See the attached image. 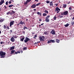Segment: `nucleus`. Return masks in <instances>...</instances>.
<instances>
[{"instance_id":"nucleus-47","label":"nucleus","mask_w":74,"mask_h":74,"mask_svg":"<svg viewBox=\"0 0 74 74\" xmlns=\"http://www.w3.org/2000/svg\"><path fill=\"white\" fill-rule=\"evenodd\" d=\"M63 16H60V18H63Z\"/></svg>"},{"instance_id":"nucleus-63","label":"nucleus","mask_w":74,"mask_h":74,"mask_svg":"<svg viewBox=\"0 0 74 74\" xmlns=\"http://www.w3.org/2000/svg\"><path fill=\"white\" fill-rule=\"evenodd\" d=\"M58 5V4H56V6L57 5Z\"/></svg>"},{"instance_id":"nucleus-54","label":"nucleus","mask_w":74,"mask_h":74,"mask_svg":"<svg viewBox=\"0 0 74 74\" xmlns=\"http://www.w3.org/2000/svg\"><path fill=\"white\" fill-rule=\"evenodd\" d=\"M4 7L5 8V9H6L7 8V7L5 6H4Z\"/></svg>"},{"instance_id":"nucleus-33","label":"nucleus","mask_w":74,"mask_h":74,"mask_svg":"<svg viewBox=\"0 0 74 74\" xmlns=\"http://www.w3.org/2000/svg\"><path fill=\"white\" fill-rule=\"evenodd\" d=\"M44 12H45V13H47V14H48V11L45 10Z\"/></svg>"},{"instance_id":"nucleus-49","label":"nucleus","mask_w":74,"mask_h":74,"mask_svg":"<svg viewBox=\"0 0 74 74\" xmlns=\"http://www.w3.org/2000/svg\"><path fill=\"white\" fill-rule=\"evenodd\" d=\"M10 32H11V33H12V30H10Z\"/></svg>"},{"instance_id":"nucleus-8","label":"nucleus","mask_w":74,"mask_h":74,"mask_svg":"<svg viewBox=\"0 0 74 74\" xmlns=\"http://www.w3.org/2000/svg\"><path fill=\"white\" fill-rule=\"evenodd\" d=\"M51 34H53V35H54L55 34V31L54 29L52 30L50 32Z\"/></svg>"},{"instance_id":"nucleus-19","label":"nucleus","mask_w":74,"mask_h":74,"mask_svg":"<svg viewBox=\"0 0 74 74\" xmlns=\"http://www.w3.org/2000/svg\"><path fill=\"white\" fill-rule=\"evenodd\" d=\"M59 15H64L63 12H61L59 13Z\"/></svg>"},{"instance_id":"nucleus-42","label":"nucleus","mask_w":74,"mask_h":74,"mask_svg":"<svg viewBox=\"0 0 74 74\" xmlns=\"http://www.w3.org/2000/svg\"><path fill=\"white\" fill-rule=\"evenodd\" d=\"M8 1H7L6 2V3H5V4L6 5H8Z\"/></svg>"},{"instance_id":"nucleus-38","label":"nucleus","mask_w":74,"mask_h":74,"mask_svg":"<svg viewBox=\"0 0 74 74\" xmlns=\"http://www.w3.org/2000/svg\"><path fill=\"white\" fill-rule=\"evenodd\" d=\"M71 24H72V26H74V22H72Z\"/></svg>"},{"instance_id":"nucleus-41","label":"nucleus","mask_w":74,"mask_h":74,"mask_svg":"<svg viewBox=\"0 0 74 74\" xmlns=\"http://www.w3.org/2000/svg\"><path fill=\"white\" fill-rule=\"evenodd\" d=\"M10 14V12H7L6 13L7 15H9V14Z\"/></svg>"},{"instance_id":"nucleus-31","label":"nucleus","mask_w":74,"mask_h":74,"mask_svg":"<svg viewBox=\"0 0 74 74\" xmlns=\"http://www.w3.org/2000/svg\"><path fill=\"white\" fill-rule=\"evenodd\" d=\"M12 1V0H10V1H9V4H11V3H12V2L11 1Z\"/></svg>"},{"instance_id":"nucleus-5","label":"nucleus","mask_w":74,"mask_h":74,"mask_svg":"<svg viewBox=\"0 0 74 74\" xmlns=\"http://www.w3.org/2000/svg\"><path fill=\"white\" fill-rule=\"evenodd\" d=\"M14 22H15V21H11L10 23V27H12V25H14Z\"/></svg>"},{"instance_id":"nucleus-22","label":"nucleus","mask_w":74,"mask_h":74,"mask_svg":"<svg viewBox=\"0 0 74 74\" xmlns=\"http://www.w3.org/2000/svg\"><path fill=\"white\" fill-rule=\"evenodd\" d=\"M50 3V6H53V3H52V1L51 2L49 3Z\"/></svg>"},{"instance_id":"nucleus-53","label":"nucleus","mask_w":74,"mask_h":74,"mask_svg":"<svg viewBox=\"0 0 74 74\" xmlns=\"http://www.w3.org/2000/svg\"><path fill=\"white\" fill-rule=\"evenodd\" d=\"M15 54H17L18 53V52H15Z\"/></svg>"},{"instance_id":"nucleus-9","label":"nucleus","mask_w":74,"mask_h":74,"mask_svg":"<svg viewBox=\"0 0 74 74\" xmlns=\"http://www.w3.org/2000/svg\"><path fill=\"white\" fill-rule=\"evenodd\" d=\"M59 37H60V38L62 39L64 38V35H63L60 34L59 35Z\"/></svg>"},{"instance_id":"nucleus-44","label":"nucleus","mask_w":74,"mask_h":74,"mask_svg":"<svg viewBox=\"0 0 74 74\" xmlns=\"http://www.w3.org/2000/svg\"><path fill=\"white\" fill-rule=\"evenodd\" d=\"M69 10H72V8H71V7H69Z\"/></svg>"},{"instance_id":"nucleus-48","label":"nucleus","mask_w":74,"mask_h":74,"mask_svg":"<svg viewBox=\"0 0 74 74\" xmlns=\"http://www.w3.org/2000/svg\"><path fill=\"white\" fill-rule=\"evenodd\" d=\"M17 53H21V51H18Z\"/></svg>"},{"instance_id":"nucleus-12","label":"nucleus","mask_w":74,"mask_h":74,"mask_svg":"<svg viewBox=\"0 0 74 74\" xmlns=\"http://www.w3.org/2000/svg\"><path fill=\"white\" fill-rule=\"evenodd\" d=\"M19 24L20 25H23L24 24H25V22H22V21L21 20L20 22L19 23Z\"/></svg>"},{"instance_id":"nucleus-4","label":"nucleus","mask_w":74,"mask_h":74,"mask_svg":"<svg viewBox=\"0 0 74 74\" xmlns=\"http://www.w3.org/2000/svg\"><path fill=\"white\" fill-rule=\"evenodd\" d=\"M60 9L58 8V7H57L56 8V12L58 14L59 13V12H60Z\"/></svg>"},{"instance_id":"nucleus-37","label":"nucleus","mask_w":74,"mask_h":74,"mask_svg":"<svg viewBox=\"0 0 74 74\" xmlns=\"http://www.w3.org/2000/svg\"><path fill=\"white\" fill-rule=\"evenodd\" d=\"M49 2H50V1H46V3H47V4H49Z\"/></svg>"},{"instance_id":"nucleus-20","label":"nucleus","mask_w":74,"mask_h":74,"mask_svg":"<svg viewBox=\"0 0 74 74\" xmlns=\"http://www.w3.org/2000/svg\"><path fill=\"white\" fill-rule=\"evenodd\" d=\"M28 3V2L27 1H26V2L24 3V5H25V6L26 5H27V3Z\"/></svg>"},{"instance_id":"nucleus-17","label":"nucleus","mask_w":74,"mask_h":74,"mask_svg":"<svg viewBox=\"0 0 74 74\" xmlns=\"http://www.w3.org/2000/svg\"><path fill=\"white\" fill-rule=\"evenodd\" d=\"M15 52V50H12L11 51V53H10V54H12L14 53Z\"/></svg>"},{"instance_id":"nucleus-2","label":"nucleus","mask_w":74,"mask_h":74,"mask_svg":"<svg viewBox=\"0 0 74 74\" xmlns=\"http://www.w3.org/2000/svg\"><path fill=\"white\" fill-rule=\"evenodd\" d=\"M45 36H41L39 37V40H40V41H44V39H45Z\"/></svg>"},{"instance_id":"nucleus-14","label":"nucleus","mask_w":74,"mask_h":74,"mask_svg":"<svg viewBox=\"0 0 74 74\" xmlns=\"http://www.w3.org/2000/svg\"><path fill=\"white\" fill-rule=\"evenodd\" d=\"M4 21V18H0V22L2 23L3 21Z\"/></svg>"},{"instance_id":"nucleus-27","label":"nucleus","mask_w":74,"mask_h":74,"mask_svg":"<svg viewBox=\"0 0 74 74\" xmlns=\"http://www.w3.org/2000/svg\"><path fill=\"white\" fill-rule=\"evenodd\" d=\"M20 38H23V39H25V36H21Z\"/></svg>"},{"instance_id":"nucleus-45","label":"nucleus","mask_w":74,"mask_h":74,"mask_svg":"<svg viewBox=\"0 0 74 74\" xmlns=\"http://www.w3.org/2000/svg\"><path fill=\"white\" fill-rule=\"evenodd\" d=\"M7 29H8V30L10 29V27H8V26H7Z\"/></svg>"},{"instance_id":"nucleus-28","label":"nucleus","mask_w":74,"mask_h":74,"mask_svg":"<svg viewBox=\"0 0 74 74\" xmlns=\"http://www.w3.org/2000/svg\"><path fill=\"white\" fill-rule=\"evenodd\" d=\"M47 14L46 13H43L42 14L43 16H47Z\"/></svg>"},{"instance_id":"nucleus-62","label":"nucleus","mask_w":74,"mask_h":74,"mask_svg":"<svg viewBox=\"0 0 74 74\" xmlns=\"http://www.w3.org/2000/svg\"><path fill=\"white\" fill-rule=\"evenodd\" d=\"M39 21H40V22H41V19H39Z\"/></svg>"},{"instance_id":"nucleus-64","label":"nucleus","mask_w":74,"mask_h":74,"mask_svg":"<svg viewBox=\"0 0 74 74\" xmlns=\"http://www.w3.org/2000/svg\"><path fill=\"white\" fill-rule=\"evenodd\" d=\"M25 31H23V33H25Z\"/></svg>"},{"instance_id":"nucleus-25","label":"nucleus","mask_w":74,"mask_h":74,"mask_svg":"<svg viewBox=\"0 0 74 74\" xmlns=\"http://www.w3.org/2000/svg\"><path fill=\"white\" fill-rule=\"evenodd\" d=\"M45 21H46V22H49V19H45Z\"/></svg>"},{"instance_id":"nucleus-15","label":"nucleus","mask_w":74,"mask_h":74,"mask_svg":"<svg viewBox=\"0 0 74 74\" xmlns=\"http://www.w3.org/2000/svg\"><path fill=\"white\" fill-rule=\"evenodd\" d=\"M10 14L12 15V14H14L15 12L14 11H13V10H12L11 12H10Z\"/></svg>"},{"instance_id":"nucleus-32","label":"nucleus","mask_w":74,"mask_h":74,"mask_svg":"<svg viewBox=\"0 0 74 74\" xmlns=\"http://www.w3.org/2000/svg\"><path fill=\"white\" fill-rule=\"evenodd\" d=\"M66 7H67V5L66 4H64V5L63 7L64 8H66Z\"/></svg>"},{"instance_id":"nucleus-50","label":"nucleus","mask_w":74,"mask_h":74,"mask_svg":"<svg viewBox=\"0 0 74 74\" xmlns=\"http://www.w3.org/2000/svg\"><path fill=\"white\" fill-rule=\"evenodd\" d=\"M34 37H37V35H35L34 36Z\"/></svg>"},{"instance_id":"nucleus-26","label":"nucleus","mask_w":74,"mask_h":74,"mask_svg":"<svg viewBox=\"0 0 74 74\" xmlns=\"http://www.w3.org/2000/svg\"><path fill=\"white\" fill-rule=\"evenodd\" d=\"M50 17V16H47L45 18V19H49V18Z\"/></svg>"},{"instance_id":"nucleus-16","label":"nucleus","mask_w":74,"mask_h":74,"mask_svg":"<svg viewBox=\"0 0 74 74\" xmlns=\"http://www.w3.org/2000/svg\"><path fill=\"white\" fill-rule=\"evenodd\" d=\"M14 46H13L12 47H11L10 48V50H13V49H14Z\"/></svg>"},{"instance_id":"nucleus-34","label":"nucleus","mask_w":74,"mask_h":74,"mask_svg":"<svg viewBox=\"0 0 74 74\" xmlns=\"http://www.w3.org/2000/svg\"><path fill=\"white\" fill-rule=\"evenodd\" d=\"M3 29H6V26L5 25H3Z\"/></svg>"},{"instance_id":"nucleus-35","label":"nucleus","mask_w":74,"mask_h":74,"mask_svg":"<svg viewBox=\"0 0 74 74\" xmlns=\"http://www.w3.org/2000/svg\"><path fill=\"white\" fill-rule=\"evenodd\" d=\"M13 37H14V38H17V37H16V36L15 35V36H14V35H13Z\"/></svg>"},{"instance_id":"nucleus-56","label":"nucleus","mask_w":74,"mask_h":74,"mask_svg":"<svg viewBox=\"0 0 74 74\" xmlns=\"http://www.w3.org/2000/svg\"><path fill=\"white\" fill-rule=\"evenodd\" d=\"M1 44H3V42H1Z\"/></svg>"},{"instance_id":"nucleus-29","label":"nucleus","mask_w":74,"mask_h":74,"mask_svg":"<svg viewBox=\"0 0 74 74\" xmlns=\"http://www.w3.org/2000/svg\"><path fill=\"white\" fill-rule=\"evenodd\" d=\"M41 4V3H37V4H36V6H38Z\"/></svg>"},{"instance_id":"nucleus-51","label":"nucleus","mask_w":74,"mask_h":74,"mask_svg":"<svg viewBox=\"0 0 74 74\" xmlns=\"http://www.w3.org/2000/svg\"><path fill=\"white\" fill-rule=\"evenodd\" d=\"M44 25V23H42V24H41V25Z\"/></svg>"},{"instance_id":"nucleus-10","label":"nucleus","mask_w":74,"mask_h":74,"mask_svg":"<svg viewBox=\"0 0 74 74\" xmlns=\"http://www.w3.org/2000/svg\"><path fill=\"white\" fill-rule=\"evenodd\" d=\"M10 40L12 42H14L15 41V39H14V37H12V38H11L10 39Z\"/></svg>"},{"instance_id":"nucleus-40","label":"nucleus","mask_w":74,"mask_h":74,"mask_svg":"<svg viewBox=\"0 0 74 74\" xmlns=\"http://www.w3.org/2000/svg\"><path fill=\"white\" fill-rule=\"evenodd\" d=\"M23 50H26V49H27V48L26 47H24L23 48Z\"/></svg>"},{"instance_id":"nucleus-36","label":"nucleus","mask_w":74,"mask_h":74,"mask_svg":"<svg viewBox=\"0 0 74 74\" xmlns=\"http://www.w3.org/2000/svg\"><path fill=\"white\" fill-rule=\"evenodd\" d=\"M25 29H27V27L24 26V27L23 28V30H25Z\"/></svg>"},{"instance_id":"nucleus-61","label":"nucleus","mask_w":74,"mask_h":74,"mask_svg":"<svg viewBox=\"0 0 74 74\" xmlns=\"http://www.w3.org/2000/svg\"><path fill=\"white\" fill-rule=\"evenodd\" d=\"M28 19H26V21H28Z\"/></svg>"},{"instance_id":"nucleus-59","label":"nucleus","mask_w":74,"mask_h":74,"mask_svg":"<svg viewBox=\"0 0 74 74\" xmlns=\"http://www.w3.org/2000/svg\"><path fill=\"white\" fill-rule=\"evenodd\" d=\"M1 31H0V34H1Z\"/></svg>"},{"instance_id":"nucleus-39","label":"nucleus","mask_w":74,"mask_h":74,"mask_svg":"<svg viewBox=\"0 0 74 74\" xmlns=\"http://www.w3.org/2000/svg\"><path fill=\"white\" fill-rule=\"evenodd\" d=\"M36 13L37 14H38V15H40V12H37Z\"/></svg>"},{"instance_id":"nucleus-1","label":"nucleus","mask_w":74,"mask_h":74,"mask_svg":"<svg viewBox=\"0 0 74 74\" xmlns=\"http://www.w3.org/2000/svg\"><path fill=\"white\" fill-rule=\"evenodd\" d=\"M6 54V53L5 52L3 51H1L0 52V56L1 57V58H4Z\"/></svg>"},{"instance_id":"nucleus-18","label":"nucleus","mask_w":74,"mask_h":74,"mask_svg":"<svg viewBox=\"0 0 74 74\" xmlns=\"http://www.w3.org/2000/svg\"><path fill=\"white\" fill-rule=\"evenodd\" d=\"M44 34H45V35H48L49 34L47 32L45 31L44 32Z\"/></svg>"},{"instance_id":"nucleus-3","label":"nucleus","mask_w":74,"mask_h":74,"mask_svg":"<svg viewBox=\"0 0 74 74\" xmlns=\"http://www.w3.org/2000/svg\"><path fill=\"white\" fill-rule=\"evenodd\" d=\"M30 39L28 38V37H26L25 38V39L24 40V41L26 43V42H28V41H30Z\"/></svg>"},{"instance_id":"nucleus-6","label":"nucleus","mask_w":74,"mask_h":74,"mask_svg":"<svg viewBox=\"0 0 74 74\" xmlns=\"http://www.w3.org/2000/svg\"><path fill=\"white\" fill-rule=\"evenodd\" d=\"M55 42V41H54V40H51L48 41L47 43H48V44L49 43H51V42H53V43H54V42Z\"/></svg>"},{"instance_id":"nucleus-13","label":"nucleus","mask_w":74,"mask_h":74,"mask_svg":"<svg viewBox=\"0 0 74 74\" xmlns=\"http://www.w3.org/2000/svg\"><path fill=\"white\" fill-rule=\"evenodd\" d=\"M4 3V0H1V2H0V5H2L3 3Z\"/></svg>"},{"instance_id":"nucleus-23","label":"nucleus","mask_w":74,"mask_h":74,"mask_svg":"<svg viewBox=\"0 0 74 74\" xmlns=\"http://www.w3.org/2000/svg\"><path fill=\"white\" fill-rule=\"evenodd\" d=\"M60 41V40H59L58 39H56V42H57V43H59Z\"/></svg>"},{"instance_id":"nucleus-30","label":"nucleus","mask_w":74,"mask_h":74,"mask_svg":"<svg viewBox=\"0 0 74 74\" xmlns=\"http://www.w3.org/2000/svg\"><path fill=\"white\" fill-rule=\"evenodd\" d=\"M24 39H23V38H20V41H23V40Z\"/></svg>"},{"instance_id":"nucleus-43","label":"nucleus","mask_w":74,"mask_h":74,"mask_svg":"<svg viewBox=\"0 0 74 74\" xmlns=\"http://www.w3.org/2000/svg\"><path fill=\"white\" fill-rule=\"evenodd\" d=\"M31 0H27L26 1H27L28 3H29V2H30V1H31Z\"/></svg>"},{"instance_id":"nucleus-24","label":"nucleus","mask_w":74,"mask_h":74,"mask_svg":"<svg viewBox=\"0 0 74 74\" xmlns=\"http://www.w3.org/2000/svg\"><path fill=\"white\" fill-rule=\"evenodd\" d=\"M13 6H14V5H10L8 6V7H9V8H11V7H12Z\"/></svg>"},{"instance_id":"nucleus-7","label":"nucleus","mask_w":74,"mask_h":74,"mask_svg":"<svg viewBox=\"0 0 74 74\" xmlns=\"http://www.w3.org/2000/svg\"><path fill=\"white\" fill-rule=\"evenodd\" d=\"M64 15H67L69 14L68 11H66L63 12Z\"/></svg>"},{"instance_id":"nucleus-11","label":"nucleus","mask_w":74,"mask_h":74,"mask_svg":"<svg viewBox=\"0 0 74 74\" xmlns=\"http://www.w3.org/2000/svg\"><path fill=\"white\" fill-rule=\"evenodd\" d=\"M32 8H35L36 7V5L35 4H34L31 6Z\"/></svg>"},{"instance_id":"nucleus-60","label":"nucleus","mask_w":74,"mask_h":74,"mask_svg":"<svg viewBox=\"0 0 74 74\" xmlns=\"http://www.w3.org/2000/svg\"><path fill=\"white\" fill-rule=\"evenodd\" d=\"M72 19H73V20H74V17H73V18Z\"/></svg>"},{"instance_id":"nucleus-58","label":"nucleus","mask_w":74,"mask_h":74,"mask_svg":"<svg viewBox=\"0 0 74 74\" xmlns=\"http://www.w3.org/2000/svg\"><path fill=\"white\" fill-rule=\"evenodd\" d=\"M60 15H59V16H58V17H60Z\"/></svg>"},{"instance_id":"nucleus-46","label":"nucleus","mask_w":74,"mask_h":74,"mask_svg":"<svg viewBox=\"0 0 74 74\" xmlns=\"http://www.w3.org/2000/svg\"><path fill=\"white\" fill-rule=\"evenodd\" d=\"M53 19L54 20H56V16H55L54 18H53Z\"/></svg>"},{"instance_id":"nucleus-52","label":"nucleus","mask_w":74,"mask_h":74,"mask_svg":"<svg viewBox=\"0 0 74 74\" xmlns=\"http://www.w3.org/2000/svg\"><path fill=\"white\" fill-rule=\"evenodd\" d=\"M35 1H37V2H38V0H35Z\"/></svg>"},{"instance_id":"nucleus-57","label":"nucleus","mask_w":74,"mask_h":74,"mask_svg":"<svg viewBox=\"0 0 74 74\" xmlns=\"http://www.w3.org/2000/svg\"><path fill=\"white\" fill-rule=\"evenodd\" d=\"M33 10H34V11H36V9H34Z\"/></svg>"},{"instance_id":"nucleus-55","label":"nucleus","mask_w":74,"mask_h":74,"mask_svg":"<svg viewBox=\"0 0 74 74\" xmlns=\"http://www.w3.org/2000/svg\"><path fill=\"white\" fill-rule=\"evenodd\" d=\"M38 42H35L34 44H38Z\"/></svg>"},{"instance_id":"nucleus-21","label":"nucleus","mask_w":74,"mask_h":74,"mask_svg":"<svg viewBox=\"0 0 74 74\" xmlns=\"http://www.w3.org/2000/svg\"><path fill=\"white\" fill-rule=\"evenodd\" d=\"M64 26H65V27H67V26H69V24L67 23L66 24L64 25Z\"/></svg>"}]
</instances>
